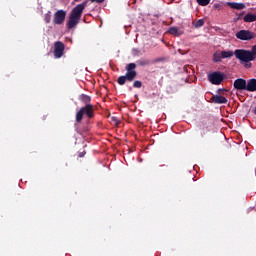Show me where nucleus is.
Here are the masks:
<instances>
[{"label":"nucleus","instance_id":"nucleus-6","mask_svg":"<svg viewBox=\"0 0 256 256\" xmlns=\"http://www.w3.org/2000/svg\"><path fill=\"white\" fill-rule=\"evenodd\" d=\"M208 79L213 85H220V83L223 81V73L214 72L208 75Z\"/></svg>","mask_w":256,"mask_h":256},{"label":"nucleus","instance_id":"nucleus-9","mask_svg":"<svg viewBox=\"0 0 256 256\" xmlns=\"http://www.w3.org/2000/svg\"><path fill=\"white\" fill-rule=\"evenodd\" d=\"M234 88L238 91H247V81L243 78H238L234 81Z\"/></svg>","mask_w":256,"mask_h":256},{"label":"nucleus","instance_id":"nucleus-1","mask_svg":"<svg viewBox=\"0 0 256 256\" xmlns=\"http://www.w3.org/2000/svg\"><path fill=\"white\" fill-rule=\"evenodd\" d=\"M234 55L236 59L246 67V69H251V61H255L253 58V54H251L250 50L245 49H237L234 51Z\"/></svg>","mask_w":256,"mask_h":256},{"label":"nucleus","instance_id":"nucleus-2","mask_svg":"<svg viewBox=\"0 0 256 256\" xmlns=\"http://www.w3.org/2000/svg\"><path fill=\"white\" fill-rule=\"evenodd\" d=\"M87 7L86 3L78 4L70 13L69 21H68V29H73L81 19V15H83V11Z\"/></svg>","mask_w":256,"mask_h":256},{"label":"nucleus","instance_id":"nucleus-13","mask_svg":"<svg viewBox=\"0 0 256 256\" xmlns=\"http://www.w3.org/2000/svg\"><path fill=\"white\" fill-rule=\"evenodd\" d=\"M228 5L232 8V9H245V5L243 3H235V2H229Z\"/></svg>","mask_w":256,"mask_h":256},{"label":"nucleus","instance_id":"nucleus-17","mask_svg":"<svg viewBox=\"0 0 256 256\" xmlns=\"http://www.w3.org/2000/svg\"><path fill=\"white\" fill-rule=\"evenodd\" d=\"M197 3H199L202 7H205L208 3H211V0H197Z\"/></svg>","mask_w":256,"mask_h":256},{"label":"nucleus","instance_id":"nucleus-10","mask_svg":"<svg viewBox=\"0 0 256 256\" xmlns=\"http://www.w3.org/2000/svg\"><path fill=\"white\" fill-rule=\"evenodd\" d=\"M213 103H217L219 105L227 103V98L225 96L216 95L212 98Z\"/></svg>","mask_w":256,"mask_h":256},{"label":"nucleus","instance_id":"nucleus-14","mask_svg":"<svg viewBox=\"0 0 256 256\" xmlns=\"http://www.w3.org/2000/svg\"><path fill=\"white\" fill-rule=\"evenodd\" d=\"M221 53H222L223 59H231V57H233V55H235V52H233L231 50H224V51H221Z\"/></svg>","mask_w":256,"mask_h":256},{"label":"nucleus","instance_id":"nucleus-23","mask_svg":"<svg viewBox=\"0 0 256 256\" xmlns=\"http://www.w3.org/2000/svg\"><path fill=\"white\" fill-rule=\"evenodd\" d=\"M133 86L136 87L137 89L141 88V81H135Z\"/></svg>","mask_w":256,"mask_h":256},{"label":"nucleus","instance_id":"nucleus-19","mask_svg":"<svg viewBox=\"0 0 256 256\" xmlns=\"http://www.w3.org/2000/svg\"><path fill=\"white\" fill-rule=\"evenodd\" d=\"M205 24V22L203 21V19L198 20L195 24L194 27L199 28V27H203V25Z\"/></svg>","mask_w":256,"mask_h":256},{"label":"nucleus","instance_id":"nucleus-7","mask_svg":"<svg viewBox=\"0 0 256 256\" xmlns=\"http://www.w3.org/2000/svg\"><path fill=\"white\" fill-rule=\"evenodd\" d=\"M135 67H137V65H135V63H130L127 66V73L125 75L127 81H133V79H135V77H137V72H135Z\"/></svg>","mask_w":256,"mask_h":256},{"label":"nucleus","instance_id":"nucleus-5","mask_svg":"<svg viewBox=\"0 0 256 256\" xmlns=\"http://www.w3.org/2000/svg\"><path fill=\"white\" fill-rule=\"evenodd\" d=\"M65 17H67V12H65L64 10H58L54 14V25H61L65 21Z\"/></svg>","mask_w":256,"mask_h":256},{"label":"nucleus","instance_id":"nucleus-20","mask_svg":"<svg viewBox=\"0 0 256 256\" xmlns=\"http://www.w3.org/2000/svg\"><path fill=\"white\" fill-rule=\"evenodd\" d=\"M44 21L46 23H49L51 21V12H48L47 14H45Z\"/></svg>","mask_w":256,"mask_h":256},{"label":"nucleus","instance_id":"nucleus-8","mask_svg":"<svg viewBox=\"0 0 256 256\" xmlns=\"http://www.w3.org/2000/svg\"><path fill=\"white\" fill-rule=\"evenodd\" d=\"M63 51H65V45H63L62 42H56L54 48V57L56 59H60V57H63Z\"/></svg>","mask_w":256,"mask_h":256},{"label":"nucleus","instance_id":"nucleus-18","mask_svg":"<svg viewBox=\"0 0 256 256\" xmlns=\"http://www.w3.org/2000/svg\"><path fill=\"white\" fill-rule=\"evenodd\" d=\"M125 81H127V77L126 76H120L118 78L119 85H125Z\"/></svg>","mask_w":256,"mask_h":256},{"label":"nucleus","instance_id":"nucleus-15","mask_svg":"<svg viewBox=\"0 0 256 256\" xmlns=\"http://www.w3.org/2000/svg\"><path fill=\"white\" fill-rule=\"evenodd\" d=\"M223 59V56H222V52L221 51H217L214 53L213 55V61L215 63H220V61Z\"/></svg>","mask_w":256,"mask_h":256},{"label":"nucleus","instance_id":"nucleus-4","mask_svg":"<svg viewBox=\"0 0 256 256\" xmlns=\"http://www.w3.org/2000/svg\"><path fill=\"white\" fill-rule=\"evenodd\" d=\"M236 37L240 41H251V39H255L256 34L249 30H240L236 33Z\"/></svg>","mask_w":256,"mask_h":256},{"label":"nucleus","instance_id":"nucleus-25","mask_svg":"<svg viewBox=\"0 0 256 256\" xmlns=\"http://www.w3.org/2000/svg\"><path fill=\"white\" fill-rule=\"evenodd\" d=\"M84 154H80V157H83Z\"/></svg>","mask_w":256,"mask_h":256},{"label":"nucleus","instance_id":"nucleus-12","mask_svg":"<svg viewBox=\"0 0 256 256\" xmlns=\"http://www.w3.org/2000/svg\"><path fill=\"white\" fill-rule=\"evenodd\" d=\"M244 21L245 23H253V21H256V14H252V13L246 14L244 16Z\"/></svg>","mask_w":256,"mask_h":256},{"label":"nucleus","instance_id":"nucleus-3","mask_svg":"<svg viewBox=\"0 0 256 256\" xmlns=\"http://www.w3.org/2000/svg\"><path fill=\"white\" fill-rule=\"evenodd\" d=\"M83 115H87L89 118L93 117V106L88 104L77 112L76 114L77 123H80V121L83 120Z\"/></svg>","mask_w":256,"mask_h":256},{"label":"nucleus","instance_id":"nucleus-21","mask_svg":"<svg viewBox=\"0 0 256 256\" xmlns=\"http://www.w3.org/2000/svg\"><path fill=\"white\" fill-rule=\"evenodd\" d=\"M250 54L252 55L253 59L256 58V45H254L250 51Z\"/></svg>","mask_w":256,"mask_h":256},{"label":"nucleus","instance_id":"nucleus-24","mask_svg":"<svg viewBox=\"0 0 256 256\" xmlns=\"http://www.w3.org/2000/svg\"><path fill=\"white\" fill-rule=\"evenodd\" d=\"M92 2H95L96 1V3H103V1H105V0H91Z\"/></svg>","mask_w":256,"mask_h":256},{"label":"nucleus","instance_id":"nucleus-22","mask_svg":"<svg viewBox=\"0 0 256 256\" xmlns=\"http://www.w3.org/2000/svg\"><path fill=\"white\" fill-rule=\"evenodd\" d=\"M111 122H112L114 125H119V119H117V117H112V118H111Z\"/></svg>","mask_w":256,"mask_h":256},{"label":"nucleus","instance_id":"nucleus-11","mask_svg":"<svg viewBox=\"0 0 256 256\" xmlns=\"http://www.w3.org/2000/svg\"><path fill=\"white\" fill-rule=\"evenodd\" d=\"M246 91H256V80L251 79L246 83Z\"/></svg>","mask_w":256,"mask_h":256},{"label":"nucleus","instance_id":"nucleus-16","mask_svg":"<svg viewBox=\"0 0 256 256\" xmlns=\"http://www.w3.org/2000/svg\"><path fill=\"white\" fill-rule=\"evenodd\" d=\"M169 33H170L171 35H176V36L181 35V33H179V29H177L176 27L170 28V29H169Z\"/></svg>","mask_w":256,"mask_h":256}]
</instances>
